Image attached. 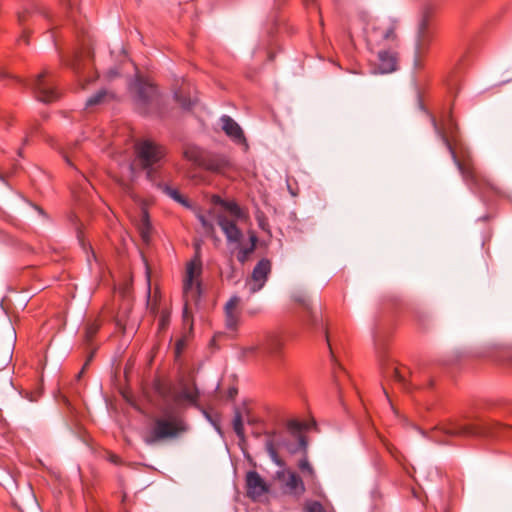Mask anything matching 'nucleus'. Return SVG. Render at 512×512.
<instances>
[{"instance_id":"nucleus-1","label":"nucleus","mask_w":512,"mask_h":512,"mask_svg":"<svg viewBox=\"0 0 512 512\" xmlns=\"http://www.w3.org/2000/svg\"><path fill=\"white\" fill-rule=\"evenodd\" d=\"M431 121L434 125L436 133L439 135L443 144L449 151L454 164L456 165L464 183L469 187V189L472 192L478 194L483 200H486L492 195L498 194L499 188L497 185L487 175L477 169L470 155H465L461 159L458 158L455 149L453 148L447 135V133H449L451 136L453 135L454 124L452 118L449 119L447 132L444 129L438 127L434 118H431Z\"/></svg>"},{"instance_id":"nucleus-2","label":"nucleus","mask_w":512,"mask_h":512,"mask_svg":"<svg viewBox=\"0 0 512 512\" xmlns=\"http://www.w3.org/2000/svg\"><path fill=\"white\" fill-rule=\"evenodd\" d=\"M365 40L369 50L381 47L397 46L396 24L388 18H371L362 16Z\"/></svg>"},{"instance_id":"nucleus-3","label":"nucleus","mask_w":512,"mask_h":512,"mask_svg":"<svg viewBox=\"0 0 512 512\" xmlns=\"http://www.w3.org/2000/svg\"><path fill=\"white\" fill-rule=\"evenodd\" d=\"M201 274L202 261L200 256V246H196L194 257L186 264L183 278V317L185 320L190 315L189 306L196 304L201 296Z\"/></svg>"},{"instance_id":"nucleus-4","label":"nucleus","mask_w":512,"mask_h":512,"mask_svg":"<svg viewBox=\"0 0 512 512\" xmlns=\"http://www.w3.org/2000/svg\"><path fill=\"white\" fill-rule=\"evenodd\" d=\"M186 431V425L182 417L164 410L162 416L153 420L151 428L146 432L143 439L148 445H154L163 440L177 437Z\"/></svg>"},{"instance_id":"nucleus-5","label":"nucleus","mask_w":512,"mask_h":512,"mask_svg":"<svg viewBox=\"0 0 512 512\" xmlns=\"http://www.w3.org/2000/svg\"><path fill=\"white\" fill-rule=\"evenodd\" d=\"M134 152V163L146 170L147 177L153 180L155 169L160 166L166 156L165 147L150 139H140L134 144Z\"/></svg>"},{"instance_id":"nucleus-6","label":"nucleus","mask_w":512,"mask_h":512,"mask_svg":"<svg viewBox=\"0 0 512 512\" xmlns=\"http://www.w3.org/2000/svg\"><path fill=\"white\" fill-rule=\"evenodd\" d=\"M440 429L449 436H499L505 431H512L511 426L499 423L463 425L458 422H449L442 425Z\"/></svg>"},{"instance_id":"nucleus-7","label":"nucleus","mask_w":512,"mask_h":512,"mask_svg":"<svg viewBox=\"0 0 512 512\" xmlns=\"http://www.w3.org/2000/svg\"><path fill=\"white\" fill-rule=\"evenodd\" d=\"M133 88L136 92V105L141 113L148 114L159 111L161 97L155 85L137 79Z\"/></svg>"},{"instance_id":"nucleus-8","label":"nucleus","mask_w":512,"mask_h":512,"mask_svg":"<svg viewBox=\"0 0 512 512\" xmlns=\"http://www.w3.org/2000/svg\"><path fill=\"white\" fill-rule=\"evenodd\" d=\"M433 41V32L429 27V17L427 14L423 15L418 24L413 64L415 69H422L424 67L425 58L429 53Z\"/></svg>"},{"instance_id":"nucleus-9","label":"nucleus","mask_w":512,"mask_h":512,"mask_svg":"<svg viewBox=\"0 0 512 512\" xmlns=\"http://www.w3.org/2000/svg\"><path fill=\"white\" fill-rule=\"evenodd\" d=\"M397 46L381 47L369 50L371 53L370 62L373 64L374 73H391L396 70L398 62Z\"/></svg>"},{"instance_id":"nucleus-10","label":"nucleus","mask_w":512,"mask_h":512,"mask_svg":"<svg viewBox=\"0 0 512 512\" xmlns=\"http://www.w3.org/2000/svg\"><path fill=\"white\" fill-rule=\"evenodd\" d=\"M275 479L285 494L300 497L305 492L304 482L294 471L283 468L276 472Z\"/></svg>"},{"instance_id":"nucleus-11","label":"nucleus","mask_w":512,"mask_h":512,"mask_svg":"<svg viewBox=\"0 0 512 512\" xmlns=\"http://www.w3.org/2000/svg\"><path fill=\"white\" fill-rule=\"evenodd\" d=\"M32 88L37 99L41 102L50 103L59 97V93L46 71L36 77L32 83Z\"/></svg>"},{"instance_id":"nucleus-12","label":"nucleus","mask_w":512,"mask_h":512,"mask_svg":"<svg viewBox=\"0 0 512 512\" xmlns=\"http://www.w3.org/2000/svg\"><path fill=\"white\" fill-rule=\"evenodd\" d=\"M292 299L303 306V308L307 311V323L311 325L314 329H322L325 332V337L327 340V343L329 345V348L331 349L330 345V339H329V332L327 329V325L325 320L323 319V316L320 312L313 311L309 308V301L304 292L298 291L295 292L292 295Z\"/></svg>"},{"instance_id":"nucleus-13","label":"nucleus","mask_w":512,"mask_h":512,"mask_svg":"<svg viewBox=\"0 0 512 512\" xmlns=\"http://www.w3.org/2000/svg\"><path fill=\"white\" fill-rule=\"evenodd\" d=\"M270 272L271 262L268 259H262L256 264L250 278L246 280V287L251 294L260 291L265 286Z\"/></svg>"},{"instance_id":"nucleus-14","label":"nucleus","mask_w":512,"mask_h":512,"mask_svg":"<svg viewBox=\"0 0 512 512\" xmlns=\"http://www.w3.org/2000/svg\"><path fill=\"white\" fill-rule=\"evenodd\" d=\"M225 325L230 331H236L239 327L242 308L240 297L232 296L224 306Z\"/></svg>"},{"instance_id":"nucleus-15","label":"nucleus","mask_w":512,"mask_h":512,"mask_svg":"<svg viewBox=\"0 0 512 512\" xmlns=\"http://www.w3.org/2000/svg\"><path fill=\"white\" fill-rule=\"evenodd\" d=\"M217 223L222 229L224 235L226 236L228 243L240 244L242 238V232L237 227L234 220L229 219L224 215H219L217 217Z\"/></svg>"},{"instance_id":"nucleus-16","label":"nucleus","mask_w":512,"mask_h":512,"mask_svg":"<svg viewBox=\"0 0 512 512\" xmlns=\"http://www.w3.org/2000/svg\"><path fill=\"white\" fill-rule=\"evenodd\" d=\"M222 129L230 139L239 145L247 147L243 130L230 116L224 115L221 118Z\"/></svg>"},{"instance_id":"nucleus-17","label":"nucleus","mask_w":512,"mask_h":512,"mask_svg":"<svg viewBox=\"0 0 512 512\" xmlns=\"http://www.w3.org/2000/svg\"><path fill=\"white\" fill-rule=\"evenodd\" d=\"M247 495L252 499H257L268 491L267 485L260 475L255 471H250L246 476Z\"/></svg>"},{"instance_id":"nucleus-18","label":"nucleus","mask_w":512,"mask_h":512,"mask_svg":"<svg viewBox=\"0 0 512 512\" xmlns=\"http://www.w3.org/2000/svg\"><path fill=\"white\" fill-rule=\"evenodd\" d=\"M199 398V392L194 382L182 383L179 392L175 395L174 400L177 403L187 402L196 404Z\"/></svg>"},{"instance_id":"nucleus-19","label":"nucleus","mask_w":512,"mask_h":512,"mask_svg":"<svg viewBox=\"0 0 512 512\" xmlns=\"http://www.w3.org/2000/svg\"><path fill=\"white\" fill-rule=\"evenodd\" d=\"M229 166V161L222 155L206 154L202 167L213 171L223 172Z\"/></svg>"},{"instance_id":"nucleus-20","label":"nucleus","mask_w":512,"mask_h":512,"mask_svg":"<svg viewBox=\"0 0 512 512\" xmlns=\"http://www.w3.org/2000/svg\"><path fill=\"white\" fill-rule=\"evenodd\" d=\"M284 347V339L279 335H270L264 342V350L266 354L276 355L281 352Z\"/></svg>"},{"instance_id":"nucleus-21","label":"nucleus","mask_w":512,"mask_h":512,"mask_svg":"<svg viewBox=\"0 0 512 512\" xmlns=\"http://www.w3.org/2000/svg\"><path fill=\"white\" fill-rule=\"evenodd\" d=\"M257 236L254 232L249 233L250 244L248 246H241L239 244V250L237 253V260L241 263H245L250 255L254 252L257 243Z\"/></svg>"},{"instance_id":"nucleus-22","label":"nucleus","mask_w":512,"mask_h":512,"mask_svg":"<svg viewBox=\"0 0 512 512\" xmlns=\"http://www.w3.org/2000/svg\"><path fill=\"white\" fill-rule=\"evenodd\" d=\"M137 228H138V231H139V234H140L142 240L145 243H148L150 241V237H151V224H150L149 215H148L147 211H145V210L141 211V217L137 224Z\"/></svg>"},{"instance_id":"nucleus-23","label":"nucleus","mask_w":512,"mask_h":512,"mask_svg":"<svg viewBox=\"0 0 512 512\" xmlns=\"http://www.w3.org/2000/svg\"><path fill=\"white\" fill-rule=\"evenodd\" d=\"M206 153L197 146H187L184 150V157L194 163L195 165L201 166L205 160Z\"/></svg>"},{"instance_id":"nucleus-24","label":"nucleus","mask_w":512,"mask_h":512,"mask_svg":"<svg viewBox=\"0 0 512 512\" xmlns=\"http://www.w3.org/2000/svg\"><path fill=\"white\" fill-rule=\"evenodd\" d=\"M221 206L227 210L235 219L244 218V212L239 205L233 201H221Z\"/></svg>"},{"instance_id":"nucleus-25","label":"nucleus","mask_w":512,"mask_h":512,"mask_svg":"<svg viewBox=\"0 0 512 512\" xmlns=\"http://www.w3.org/2000/svg\"><path fill=\"white\" fill-rule=\"evenodd\" d=\"M260 353H265L264 343L251 344L242 348V355L244 357H252Z\"/></svg>"},{"instance_id":"nucleus-26","label":"nucleus","mask_w":512,"mask_h":512,"mask_svg":"<svg viewBox=\"0 0 512 512\" xmlns=\"http://www.w3.org/2000/svg\"><path fill=\"white\" fill-rule=\"evenodd\" d=\"M265 446H266V450H267L269 456L271 457V459L273 460V462L275 464H277L279 467L283 468L285 464L278 456V453L275 448L273 440H267Z\"/></svg>"},{"instance_id":"nucleus-27","label":"nucleus","mask_w":512,"mask_h":512,"mask_svg":"<svg viewBox=\"0 0 512 512\" xmlns=\"http://www.w3.org/2000/svg\"><path fill=\"white\" fill-rule=\"evenodd\" d=\"M107 97V92L105 90L98 91L95 95L91 96L86 101V107H93L95 105L101 104L105 101Z\"/></svg>"},{"instance_id":"nucleus-28","label":"nucleus","mask_w":512,"mask_h":512,"mask_svg":"<svg viewBox=\"0 0 512 512\" xmlns=\"http://www.w3.org/2000/svg\"><path fill=\"white\" fill-rule=\"evenodd\" d=\"M232 424H233V429H234L236 435L240 439H243L244 438V425H243L242 416L239 412H237L235 414Z\"/></svg>"},{"instance_id":"nucleus-29","label":"nucleus","mask_w":512,"mask_h":512,"mask_svg":"<svg viewBox=\"0 0 512 512\" xmlns=\"http://www.w3.org/2000/svg\"><path fill=\"white\" fill-rule=\"evenodd\" d=\"M164 192L169 196L171 197L173 200H175L176 202L184 205V206H188V203L186 201V199L179 193L178 190L174 189V188H171V187H168L166 186L164 188Z\"/></svg>"},{"instance_id":"nucleus-30","label":"nucleus","mask_w":512,"mask_h":512,"mask_svg":"<svg viewBox=\"0 0 512 512\" xmlns=\"http://www.w3.org/2000/svg\"><path fill=\"white\" fill-rule=\"evenodd\" d=\"M174 98L184 109H190L193 105V101L189 97L182 96L181 91H175Z\"/></svg>"},{"instance_id":"nucleus-31","label":"nucleus","mask_w":512,"mask_h":512,"mask_svg":"<svg viewBox=\"0 0 512 512\" xmlns=\"http://www.w3.org/2000/svg\"><path fill=\"white\" fill-rule=\"evenodd\" d=\"M305 512H326L323 505L318 501H306Z\"/></svg>"},{"instance_id":"nucleus-32","label":"nucleus","mask_w":512,"mask_h":512,"mask_svg":"<svg viewBox=\"0 0 512 512\" xmlns=\"http://www.w3.org/2000/svg\"><path fill=\"white\" fill-rule=\"evenodd\" d=\"M99 330V324L96 322L90 323L86 327V338L88 341L92 340Z\"/></svg>"},{"instance_id":"nucleus-33","label":"nucleus","mask_w":512,"mask_h":512,"mask_svg":"<svg viewBox=\"0 0 512 512\" xmlns=\"http://www.w3.org/2000/svg\"><path fill=\"white\" fill-rule=\"evenodd\" d=\"M299 468L302 472L308 473L311 476L314 474V470H313L312 466L309 464V462L306 459H303L300 461Z\"/></svg>"},{"instance_id":"nucleus-34","label":"nucleus","mask_w":512,"mask_h":512,"mask_svg":"<svg viewBox=\"0 0 512 512\" xmlns=\"http://www.w3.org/2000/svg\"><path fill=\"white\" fill-rule=\"evenodd\" d=\"M199 220L202 224V227L204 228L205 232L209 233V234H213L214 233V227L211 223H209L204 216H200L199 217Z\"/></svg>"},{"instance_id":"nucleus-35","label":"nucleus","mask_w":512,"mask_h":512,"mask_svg":"<svg viewBox=\"0 0 512 512\" xmlns=\"http://www.w3.org/2000/svg\"><path fill=\"white\" fill-rule=\"evenodd\" d=\"M393 375L396 381L402 383L404 386L406 385L405 376L402 370L395 368L393 370Z\"/></svg>"},{"instance_id":"nucleus-36","label":"nucleus","mask_w":512,"mask_h":512,"mask_svg":"<svg viewBox=\"0 0 512 512\" xmlns=\"http://www.w3.org/2000/svg\"><path fill=\"white\" fill-rule=\"evenodd\" d=\"M109 460H110V462H112L114 464H120V462H121L119 456H117L116 454H111L109 456Z\"/></svg>"},{"instance_id":"nucleus-37","label":"nucleus","mask_w":512,"mask_h":512,"mask_svg":"<svg viewBox=\"0 0 512 512\" xmlns=\"http://www.w3.org/2000/svg\"><path fill=\"white\" fill-rule=\"evenodd\" d=\"M79 57L80 56H77L76 59H75V62L72 64V68L74 69V71L76 73H79V70H80L79 65L77 63L79 61Z\"/></svg>"},{"instance_id":"nucleus-38","label":"nucleus","mask_w":512,"mask_h":512,"mask_svg":"<svg viewBox=\"0 0 512 512\" xmlns=\"http://www.w3.org/2000/svg\"><path fill=\"white\" fill-rule=\"evenodd\" d=\"M19 41H23L24 43L28 44L26 32H23L22 36L19 38Z\"/></svg>"},{"instance_id":"nucleus-39","label":"nucleus","mask_w":512,"mask_h":512,"mask_svg":"<svg viewBox=\"0 0 512 512\" xmlns=\"http://www.w3.org/2000/svg\"><path fill=\"white\" fill-rule=\"evenodd\" d=\"M314 1L315 0H303V3L305 6H310V5H313L314 4Z\"/></svg>"},{"instance_id":"nucleus-40","label":"nucleus","mask_w":512,"mask_h":512,"mask_svg":"<svg viewBox=\"0 0 512 512\" xmlns=\"http://www.w3.org/2000/svg\"><path fill=\"white\" fill-rule=\"evenodd\" d=\"M88 364H89V360H87V361H86V363L84 364V366H83L82 370H81V371H80V373L78 374V377H79V378L81 377L82 373L84 372V370H85V368L88 366Z\"/></svg>"},{"instance_id":"nucleus-41","label":"nucleus","mask_w":512,"mask_h":512,"mask_svg":"<svg viewBox=\"0 0 512 512\" xmlns=\"http://www.w3.org/2000/svg\"><path fill=\"white\" fill-rule=\"evenodd\" d=\"M128 169H129V172H130L131 176L133 177L134 176V167H133V165L130 164Z\"/></svg>"},{"instance_id":"nucleus-42","label":"nucleus","mask_w":512,"mask_h":512,"mask_svg":"<svg viewBox=\"0 0 512 512\" xmlns=\"http://www.w3.org/2000/svg\"><path fill=\"white\" fill-rule=\"evenodd\" d=\"M19 22L22 23L24 21V14L18 15Z\"/></svg>"},{"instance_id":"nucleus-43","label":"nucleus","mask_w":512,"mask_h":512,"mask_svg":"<svg viewBox=\"0 0 512 512\" xmlns=\"http://www.w3.org/2000/svg\"><path fill=\"white\" fill-rule=\"evenodd\" d=\"M290 425H291V427L299 428V424L298 423L292 422Z\"/></svg>"},{"instance_id":"nucleus-44","label":"nucleus","mask_w":512,"mask_h":512,"mask_svg":"<svg viewBox=\"0 0 512 512\" xmlns=\"http://www.w3.org/2000/svg\"><path fill=\"white\" fill-rule=\"evenodd\" d=\"M27 142H28V136H26L24 139V143H27Z\"/></svg>"},{"instance_id":"nucleus-45","label":"nucleus","mask_w":512,"mask_h":512,"mask_svg":"<svg viewBox=\"0 0 512 512\" xmlns=\"http://www.w3.org/2000/svg\"><path fill=\"white\" fill-rule=\"evenodd\" d=\"M300 441H301V443H302V444H304V439H303V437H300Z\"/></svg>"}]
</instances>
